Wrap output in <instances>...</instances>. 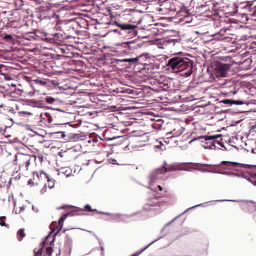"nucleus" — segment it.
<instances>
[{
    "mask_svg": "<svg viewBox=\"0 0 256 256\" xmlns=\"http://www.w3.org/2000/svg\"><path fill=\"white\" fill-rule=\"evenodd\" d=\"M80 21H81V24H83L86 23V20L82 18H81Z\"/></svg>",
    "mask_w": 256,
    "mask_h": 256,
    "instance_id": "nucleus-38",
    "label": "nucleus"
},
{
    "mask_svg": "<svg viewBox=\"0 0 256 256\" xmlns=\"http://www.w3.org/2000/svg\"><path fill=\"white\" fill-rule=\"evenodd\" d=\"M123 43H124V42H118V43L114 44V46H116L118 47V46H123L124 45H126L124 44H123Z\"/></svg>",
    "mask_w": 256,
    "mask_h": 256,
    "instance_id": "nucleus-31",
    "label": "nucleus"
},
{
    "mask_svg": "<svg viewBox=\"0 0 256 256\" xmlns=\"http://www.w3.org/2000/svg\"><path fill=\"white\" fill-rule=\"evenodd\" d=\"M158 205V200L156 199H154V200H150L146 204V206L144 208L146 209V210H148L149 209L148 208L146 207L147 206H157Z\"/></svg>",
    "mask_w": 256,
    "mask_h": 256,
    "instance_id": "nucleus-13",
    "label": "nucleus"
},
{
    "mask_svg": "<svg viewBox=\"0 0 256 256\" xmlns=\"http://www.w3.org/2000/svg\"><path fill=\"white\" fill-rule=\"evenodd\" d=\"M17 234H18V240L20 241L22 240V238L25 236V234L22 229L20 230L18 232Z\"/></svg>",
    "mask_w": 256,
    "mask_h": 256,
    "instance_id": "nucleus-15",
    "label": "nucleus"
},
{
    "mask_svg": "<svg viewBox=\"0 0 256 256\" xmlns=\"http://www.w3.org/2000/svg\"><path fill=\"white\" fill-rule=\"evenodd\" d=\"M246 180H248L250 182H251L253 185L256 186V180H252L250 178H246Z\"/></svg>",
    "mask_w": 256,
    "mask_h": 256,
    "instance_id": "nucleus-32",
    "label": "nucleus"
},
{
    "mask_svg": "<svg viewBox=\"0 0 256 256\" xmlns=\"http://www.w3.org/2000/svg\"><path fill=\"white\" fill-rule=\"evenodd\" d=\"M82 47H86V44L84 42H81V48Z\"/></svg>",
    "mask_w": 256,
    "mask_h": 256,
    "instance_id": "nucleus-44",
    "label": "nucleus"
},
{
    "mask_svg": "<svg viewBox=\"0 0 256 256\" xmlns=\"http://www.w3.org/2000/svg\"><path fill=\"white\" fill-rule=\"evenodd\" d=\"M156 240H155L153 241L152 242H150V244H148L147 246H146L145 248L139 250L137 252H136L135 254H133L131 256H138L140 254H141L144 250H145L146 248H148L151 244H152L154 242H156Z\"/></svg>",
    "mask_w": 256,
    "mask_h": 256,
    "instance_id": "nucleus-14",
    "label": "nucleus"
},
{
    "mask_svg": "<svg viewBox=\"0 0 256 256\" xmlns=\"http://www.w3.org/2000/svg\"><path fill=\"white\" fill-rule=\"evenodd\" d=\"M116 24L122 30H132L136 28V26L128 24H119L116 22Z\"/></svg>",
    "mask_w": 256,
    "mask_h": 256,
    "instance_id": "nucleus-10",
    "label": "nucleus"
},
{
    "mask_svg": "<svg viewBox=\"0 0 256 256\" xmlns=\"http://www.w3.org/2000/svg\"><path fill=\"white\" fill-rule=\"evenodd\" d=\"M82 142V144H86V142L90 143L91 141H90V138H85V139H82L81 138V143Z\"/></svg>",
    "mask_w": 256,
    "mask_h": 256,
    "instance_id": "nucleus-24",
    "label": "nucleus"
},
{
    "mask_svg": "<svg viewBox=\"0 0 256 256\" xmlns=\"http://www.w3.org/2000/svg\"><path fill=\"white\" fill-rule=\"evenodd\" d=\"M34 256H40L42 254V249L40 248L38 250L36 251L34 250Z\"/></svg>",
    "mask_w": 256,
    "mask_h": 256,
    "instance_id": "nucleus-28",
    "label": "nucleus"
},
{
    "mask_svg": "<svg viewBox=\"0 0 256 256\" xmlns=\"http://www.w3.org/2000/svg\"><path fill=\"white\" fill-rule=\"evenodd\" d=\"M15 158H16L15 160H16V159H17V156H16H16H15Z\"/></svg>",
    "mask_w": 256,
    "mask_h": 256,
    "instance_id": "nucleus-51",
    "label": "nucleus"
},
{
    "mask_svg": "<svg viewBox=\"0 0 256 256\" xmlns=\"http://www.w3.org/2000/svg\"><path fill=\"white\" fill-rule=\"evenodd\" d=\"M101 250H102V254L104 255V248L102 246L101 247Z\"/></svg>",
    "mask_w": 256,
    "mask_h": 256,
    "instance_id": "nucleus-45",
    "label": "nucleus"
},
{
    "mask_svg": "<svg viewBox=\"0 0 256 256\" xmlns=\"http://www.w3.org/2000/svg\"><path fill=\"white\" fill-rule=\"evenodd\" d=\"M30 183H31V180H30L28 181V184H30Z\"/></svg>",
    "mask_w": 256,
    "mask_h": 256,
    "instance_id": "nucleus-52",
    "label": "nucleus"
},
{
    "mask_svg": "<svg viewBox=\"0 0 256 256\" xmlns=\"http://www.w3.org/2000/svg\"><path fill=\"white\" fill-rule=\"evenodd\" d=\"M122 92L128 94H132L134 93V90L130 88H126L125 90H124Z\"/></svg>",
    "mask_w": 256,
    "mask_h": 256,
    "instance_id": "nucleus-27",
    "label": "nucleus"
},
{
    "mask_svg": "<svg viewBox=\"0 0 256 256\" xmlns=\"http://www.w3.org/2000/svg\"><path fill=\"white\" fill-rule=\"evenodd\" d=\"M216 143H217L218 144H219V145H220V146H222V147L224 146V144H223L222 142H216Z\"/></svg>",
    "mask_w": 256,
    "mask_h": 256,
    "instance_id": "nucleus-40",
    "label": "nucleus"
},
{
    "mask_svg": "<svg viewBox=\"0 0 256 256\" xmlns=\"http://www.w3.org/2000/svg\"><path fill=\"white\" fill-rule=\"evenodd\" d=\"M20 113L24 114H28V115H31L32 114V113H30V112H24V111L20 112Z\"/></svg>",
    "mask_w": 256,
    "mask_h": 256,
    "instance_id": "nucleus-37",
    "label": "nucleus"
},
{
    "mask_svg": "<svg viewBox=\"0 0 256 256\" xmlns=\"http://www.w3.org/2000/svg\"><path fill=\"white\" fill-rule=\"evenodd\" d=\"M124 44L127 46L128 49L130 50H134L141 47V46L138 43V41L136 40L124 42Z\"/></svg>",
    "mask_w": 256,
    "mask_h": 256,
    "instance_id": "nucleus-6",
    "label": "nucleus"
},
{
    "mask_svg": "<svg viewBox=\"0 0 256 256\" xmlns=\"http://www.w3.org/2000/svg\"><path fill=\"white\" fill-rule=\"evenodd\" d=\"M216 173H218V172H217ZM219 174H224V175L230 176V175L232 174V172H219Z\"/></svg>",
    "mask_w": 256,
    "mask_h": 256,
    "instance_id": "nucleus-29",
    "label": "nucleus"
},
{
    "mask_svg": "<svg viewBox=\"0 0 256 256\" xmlns=\"http://www.w3.org/2000/svg\"><path fill=\"white\" fill-rule=\"evenodd\" d=\"M46 101L48 103V104H52L54 101H55V99L54 98H53L52 97H50V96H48L46 98Z\"/></svg>",
    "mask_w": 256,
    "mask_h": 256,
    "instance_id": "nucleus-18",
    "label": "nucleus"
},
{
    "mask_svg": "<svg viewBox=\"0 0 256 256\" xmlns=\"http://www.w3.org/2000/svg\"><path fill=\"white\" fill-rule=\"evenodd\" d=\"M155 148H161L162 150L166 149V148L164 147V146L163 145V144H162V143L160 142H158V144H157V145L155 146Z\"/></svg>",
    "mask_w": 256,
    "mask_h": 256,
    "instance_id": "nucleus-22",
    "label": "nucleus"
},
{
    "mask_svg": "<svg viewBox=\"0 0 256 256\" xmlns=\"http://www.w3.org/2000/svg\"><path fill=\"white\" fill-rule=\"evenodd\" d=\"M12 35L10 34H6L5 36H4V38L5 39H8V40H10V39H12Z\"/></svg>",
    "mask_w": 256,
    "mask_h": 256,
    "instance_id": "nucleus-34",
    "label": "nucleus"
},
{
    "mask_svg": "<svg viewBox=\"0 0 256 256\" xmlns=\"http://www.w3.org/2000/svg\"><path fill=\"white\" fill-rule=\"evenodd\" d=\"M58 134H62L61 136L62 138H64L66 136V135H65V134H64V132H58Z\"/></svg>",
    "mask_w": 256,
    "mask_h": 256,
    "instance_id": "nucleus-39",
    "label": "nucleus"
},
{
    "mask_svg": "<svg viewBox=\"0 0 256 256\" xmlns=\"http://www.w3.org/2000/svg\"><path fill=\"white\" fill-rule=\"evenodd\" d=\"M141 56H137L135 58H124L120 60L119 61L120 62H128L130 63H137L138 62V58Z\"/></svg>",
    "mask_w": 256,
    "mask_h": 256,
    "instance_id": "nucleus-12",
    "label": "nucleus"
},
{
    "mask_svg": "<svg viewBox=\"0 0 256 256\" xmlns=\"http://www.w3.org/2000/svg\"><path fill=\"white\" fill-rule=\"evenodd\" d=\"M115 138H116L115 137H113L112 138H106V140H112L115 139Z\"/></svg>",
    "mask_w": 256,
    "mask_h": 256,
    "instance_id": "nucleus-43",
    "label": "nucleus"
},
{
    "mask_svg": "<svg viewBox=\"0 0 256 256\" xmlns=\"http://www.w3.org/2000/svg\"><path fill=\"white\" fill-rule=\"evenodd\" d=\"M114 32H118L119 34H121L120 32H118V30H114Z\"/></svg>",
    "mask_w": 256,
    "mask_h": 256,
    "instance_id": "nucleus-47",
    "label": "nucleus"
},
{
    "mask_svg": "<svg viewBox=\"0 0 256 256\" xmlns=\"http://www.w3.org/2000/svg\"><path fill=\"white\" fill-rule=\"evenodd\" d=\"M46 192V185L40 190V192L42 194H44Z\"/></svg>",
    "mask_w": 256,
    "mask_h": 256,
    "instance_id": "nucleus-35",
    "label": "nucleus"
},
{
    "mask_svg": "<svg viewBox=\"0 0 256 256\" xmlns=\"http://www.w3.org/2000/svg\"><path fill=\"white\" fill-rule=\"evenodd\" d=\"M233 176H237L238 177H240V174H235V173H234L232 172V174Z\"/></svg>",
    "mask_w": 256,
    "mask_h": 256,
    "instance_id": "nucleus-41",
    "label": "nucleus"
},
{
    "mask_svg": "<svg viewBox=\"0 0 256 256\" xmlns=\"http://www.w3.org/2000/svg\"><path fill=\"white\" fill-rule=\"evenodd\" d=\"M138 56H141L138 58V62L140 60H144L149 58L148 54V53L143 54Z\"/></svg>",
    "mask_w": 256,
    "mask_h": 256,
    "instance_id": "nucleus-17",
    "label": "nucleus"
},
{
    "mask_svg": "<svg viewBox=\"0 0 256 256\" xmlns=\"http://www.w3.org/2000/svg\"><path fill=\"white\" fill-rule=\"evenodd\" d=\"M236 91H234V92H232V94H236Z\"/></svg>",
    "mask_w": 256,
    "mask_h": 256,
    "instance_id": "nucleus-48",
    "label": "nucleus"
},
{
    "mask_svg": "<svg viewBox=\"0 0 256 256\" xmlns=\"http://www.w3.org/2000/svg\"><path fill=\"white\" fill-rule=\"evenodd\" d=\"M37 176L38 178L46 179L48 181V186L50 189L52 188L54 186V180H50L48 176L43 171H41L40 174L37 173Z\"/></svg>",
    "mask_w": 256,
    "mask_h": 256,
    "instance_id": "nucleus-4",
    "label": "nucleus"
},
{
    "mask_svg": "<svg viewBox=\"0 0 256 256\" xmlns=\"http://www.w3.org/2000/svg\"><path fill=\"white\" fill-rule=\"evenodd\" d=\"M20 156L22 157V159H24L26 160V165L28 166L30 164V160L28 159V156L26 155H20Z\"/></svg>",
    "mask_w": 256,
    "mask_h": 256,
    "instance_id": "nucleus-21",
    "label": "nucleus"
},
{
    "mask_svg": "<svg viewBox=\"0 0 256 256\" xmlns=\"http://www.w3.org/2000/svg\"><path fill=\"white\" fill-rule=\"evenodd\" d=\"M221 136H222L221 134H216V135H213V136H198V138H195V139L191 140L190 142V143H191L194 140H200L201 138H204L205 141L213 140L216 139L217 138H220Z\"/></svg>",
    "mask_w": 256,
    "mask_h": 256,
    "instance_id": "nucleus-9",
    "label": "nucleus"
},
{
    "mask_svg": "<svg viewBox=\"0 0 256 256\" xmlns=\"http://www.w3.org/2000/svg\"><path fill=\"white\" fill-rule=\"evenodd\" d=\"M86 6V5L85 4H81V11H88V10L86 9V8H85L84 7Z\"/></svg>",
    "mask_w": 256,
    "mask_h": 256,
    "instance_id": "nucleus-33",
    "label": "nucleus"
},
{
    "mask_svg": "<svg viewBox=\"0 0 256 256\" xmlns=\"http://www.w3.org/2000/svg\"><path fill=\"white\" fill-rule=\"evenodd\" d=\"M204 148L206 149L214 150L216 148L214 142H213L210 144H206L203 146Z\"/></svg>",
    "mask_w": 256,
    "mask_h": 256,
    "instance_id": "nucleus-16",
    "label": "nucleus"
},
{
    "mask_svg": "<svg viewBox=\"0 0 256 256\" xmlns=\"http://www.w3.org/2000/svg\"><path fill=\"white\" fill-rule=\"evenodd\" d=\"M252 177H256V173H252L250 174Z\"/></svg>",
    "mask_w": 256,
    "mask_h": 256,
    "instance_id": "nucleus-42",
    "label": "nucleus"
},
{
    "mask_svg": "<svg viewBox=\"0 0 256 256\" xmlns=\"http://www.w3.org/2000/svg\"><path fill=\"white\" fill-rule=\"evenodd\" d=\"M83 52H84V54H86V53H88V52H86V51H84H84H83Z\"/></svg>",
    "mask_w": 256,
    "mask_h": 256,
    "instance_id": "nucleus-50",
    "label": "nucleus"
},
{
    "mask_svg": "<svg viewBox=\"0 0 256 256\" xmlns=\"http://www.w3.org/2000/svg\"><path fill=\"white\" fill-rule=\"evenodd\" d=\"M224 200H218L217 201L218 202H219V201H224ZM229 201H231L230 200H228Z\"/></svg>",
    "mask_w": 256,
    "mask_h": 256,
    "instance_id": "nucleus-49",
    "label": "nucleus"
},
{
    "mask_svg": "<svg viewBox=\"0 0 256 256\" xmlns=\"http://www.w3.org/2000/svg\"><path fill=\"white\" fill-rule=\"evenodd\" d=\"M53 252V250L52 247H48L46 248V254L50 256Z\"/></svg>",
    "mask_w": 256,
    "mask_h": 256,
    "instance_id": "nucleus-23",
    "label": "nucleus"
},
{
    "mask_svg": "<svg viewBox=\"0 0 256 256\" xmlns=\"http://www.w3.org/2000/svg\"><path fill=\"white\" fill-rule=\"evenodd\" d=\"M240 177H242V178H246H246H246L245 176H244V174H240Z\"/></svg>",
    "mask_w": 256,
    "mask_h": 256,
    "instance_id": "nucleus-46",
    "label": "nucleus"
},
{
    "mask_svg": "<svg viewBox=\"0 0 256 256\" xmlns=\"http://www.w3.org/2000/svg\"><path fill=\"white\" fill-rule=\"evenodd\" d=\"M84 210H87L88 211H92V212H97L96 210V209H94V210H92L90 208V206L88 204H87L85 206H84Z\"/></svg>",
    "mask_w": 256,
    "mask_h": 256,
    "instance_id": "nucleus-26",
    "label": "nucleus"
},
{
    "mask_svg": "<svg viewBox=\"0 0 256 256\" xmlns=\"http://www.w3.org/2000/svg\"><path fill=\"white\" fill-rule=\"evenodd\" d=\"M166 66L170 70L181 68L182 75L186 77L190 76L192 72V61L186 58L174 56L168 60Z\"/></svg>",
    "mask_w": 256,
    "mask_h": 256,
    "instance_id": "nucleus-1",
    "label": "nucleus"
},
{
    "mask_svg": "<svg viewBox=\"0 0 256 256\" xmlns=\"http://www.w3.org/2000/svg\"><path fill=\"white\" fill-rule=\"evenodd\" d=\"M194 165L201 166H210L212 168H214V167L218 166H219L218 164L210 165V164H200V163H196V164H194Z\"/></svg>",
    "mask_w": 256,
    "mask_h": 256,
    "instance_id": "nucleus-20",
    "label": "nucleus"
},
{
    "mask_svg": "<svg viewBox=\"0 0 256 256\" xmlns=\"http://www.w3.org/2000/svg\"><path fill=\"white\" fill-rule=\"evenodd\" d=\"M6 218L5 216H0V225L1 226H6L4 219Z\"/></svg>",
    "mask_w": 256,
    "mask_h": 256,
    "instance_id": "nucleus-25",
    "label": "nucleus"
},
{
    "mask_svg": "<svg viewBox=\"0 0 256 256\" xmlns=\"http://www.w3.org/2000/svg\"><path fill=\"white\" fill-rule=\"evenodd\" d=\"M222 102L223 104L232 105V104H236V105H241L244 104V102L241 100H232L230 99H226L222 100Z\"/></svg>",
    "mask_w": 256,
    "mask_h": 256,
    "instance_id": "nucleus-11",
    "label": "nucleus"
},
{
    "mask_svg": "<svg viewBox=\"0 0 256 256\" xmlns=\"http://www.w3.org/2000/svg\"><path fill=\"white\" fill-rule=\"evenodd\" d=\"M230 66L226 64H220L215 68V74L218 78H223L226 76Z\"/></svg>",
    "mask_w": 256,
    "mask_h": 256,
    "instance_id": "nucleus-3",
    "label": "nucleus"
},
{
    "mask_svg": "<svg viewBox=\"0 0 256 256\" xmlns=\"http://www.w3.org/2000/svg\"><path fill=\"white\" fill-rule=\"evenodd\" d=\"M202 204H200L196 205V206H192V207H191V208H188L186 209V210L184 212H182V214H180V215L176 217L174 219H173V220H172V222H174V220H176L178 217L179 216H182V214H183L184 212H187L188 210L191 209V208H195V207H197V206H202Z\"/></svg>",
    "mask_w": 256,
    "mask_h": 256,
    "instance_id": "nucleus-19",
    "label": "nucleus"
},
{
    "mask_svg": "<svg viewBox=\"0 0 256 256\" xmlns=\"http://www.w3.org/2000/svg\"><path fill=\"white\" fill-rule=\"evenodd\" d=\"M166 165V162H164V166L156 169L152 172L149 176V184L150 186H152V184L158 182L159 180H161L162 178V175L166 172L174 170H176L171 166H169L167 168H166L165 166ZM150 188L156 192H158V188L159 191L162 190V188L160 186H158V187L156 188L152 187H150Z\"/></svg>",
    "mask_w": 256,
    "mask_h": 256,
    "instance_id": "nucleus-2",
    "label": "nucleus"
},
{
    "mask_svg": "<svg viewBox=\"0 0 256 256\" xmlns=\"http://www.w3.org/2000/svg\"><path fill=\"white\" fill-rule=\"evenodd\" d=\"M220 165H226L228 166H232L239 164L242 167L246 168H248V169H250L254 167H255V166H254V165L239 164V163L236 162H228V161H222L220 162Z\"/></svg>",
    "mask_w": 256,
    "mask_h": 256,
    "instance_id": "nucleus-5",
    "label": "nucleus"
},
{
    "mask_svg": "<svg viewBox=\"0 0 256 256\" xmlns=\"http://www.w3.org/2000/svg\"><path fill=\"white\" fill-rule=\"evenodd\" d=\"M74 210H73L72 212H70L69 214H64L62 216H61V218H60V219L59 220V221H58V225L60 226V229L62 228V223L64 222V220H65V219L66 218V217L68 215H70V216L75 215L76 214L74 212H78L80 210V208L78 207H74Z\"/></svg>",
    "mask_w": 256,
    "mask_h": 256,
    "instance_id": "nucleus-7",
    "label": "nucleus"
},
{
    "mask_svg": "<svg viewBox=\"0 0 256 256\" xmlns=\"http://www.w3.org/2000/svg\"><path fill=\"white\" fill-rule=\"evenodd\" d=\"M74 210H73L72 212H70L69 214H64L62 216H61V218H60V219L59 220V221H58V225L60 226V229L62 228V223L64 222V220H65V219L66 218V217L68 215H70V216L75 215L76 214L74 212H78L80 210V208L78 207H74Z\"/></svg>",
    "mask_w": 256,
    "mask_h": 256,
    "instance_id": "nucleus-8",
    "label": "nucleus"
},
{
    "mask_svg": "<svg viewBox=\"0 0 256 256\" xmlns=\"http://www.w3.org/2000/svg\"><path fill=\"white\" fill-rule=\"evenodd\" d=\"M90 116L92 114V112H88L86 114H81V116L87 115Z\"/></svg>",
    "mask_w": 256,
    "mask_h": 256,
    "instance_id": "nucleus-36",
    "label": "nucleus"
},
{
    "mask_svg": "<svg viewBox=\"0 0 256 256\" xmlns=\"http://www.w3.org/2000/svg\"><path fill=\"white\" fill-rule=\"evenodd\" d=\"M200 170L202 172H212V173L217 172H215V171L208 170H206V169H202V170Z\"/></svg>",
    "mask_w": 256,
    "mask_h": 256,
    "instance_id": "nucleus-30",
    "label": "nucleus"
}]
</instances>
